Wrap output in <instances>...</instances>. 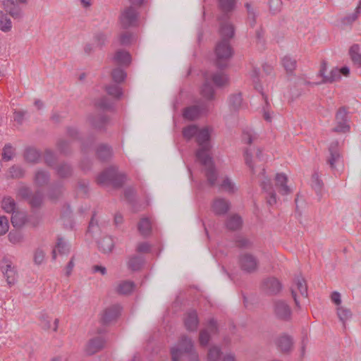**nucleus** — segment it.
Listing matches in <instances>:
<instances>
[{"instance_id": "3c124183", "label": "nucleus", "mask_w": 361, "mask_h": 361, "mask_svg": "<svg viewBox=\"0 0 361 361\" xmlns=\"http://www.w3.org/2000/svg\"><path fill=\"white\" fill-rule=\"evenodd\" d=\"M98 154L102 159H104L111 154V150L107 146H102L99 149Z\"/></svg>"}, {"instance_id": "7c9ffc66", "label": "nucleus", "mask_w": 361, "mask_h": 361, "mask_svg": "<svg viewBox=\"0 0 361 361\" xmlns=\"http://www.w3.org/2000/svg\"><path fill=\"white\" fill-rule=\"evenodd\" d=\"M68 250L69 248L68 247L66 242L63 240L60 239L59 240L56 247L53 250V257L56 258L57 252L59 253L66 254L68 252Z\"/></svg>"}, {"instance_id": "a211bd4d", "label": "nucleus", "mask_w": 361, "mask_h": 361, "mask_svg": "<svg viewBox=\"0 0 361 361\" xmlns=\"http://www.w3.org/2000/svg\"><path fill=\"white\" fill-rule=\"evenodd\" d=\"M212 208L215 214H222L228 211L229 205L228 202L224 199L217 198L212 202Z\"/></svg>"}, {"instance_id": "393cba45", "label": "nucleus", "mask_w": 361, "mask_h": 361, "mask_svg": "<svg viewBox=\"0 0 361 361\" xmlns=\"http://www.w3.org/2000/svg\"><path fill=\"white\" fill-rule=\"evenodd\" d=\"M201 113V110L199 107L194 106L187 108L183 114L185 118L188 120H193L197 118Z\"/></svg>"}, {"instance_id": "864d4df0", "label": "nucleus", "mask_w": 361, "mask_h": 361, "mask_svg": "<svg viewBox=\"0 0 361 361\" xmlns=\"http://www.w3.org/2000/svg\"><path fill=\"white\" fill-rule=\"evenodd\" d=\"M13 177L18 178L23 175V171L19 167H13L10 171Z\"/></svg>"}, {"instance_id": "2eb2a0df", "label": "nucleus", "mask_w": 361, "mask_h": 361, "mask_svg": "<svg viewBox=\"0 0 361 361\" xmlns=\"http://www.w3.org/2000/svg\"><path fill=\"white\" fill-rule=\"evenodd\" d=\"M274 311L277 317L286 319L290 316L289 307L283 301H277L274 303Z\"/></svg>"}, {"instance_id": "473e14b6", "label": "nucleus", "mask_w": 361, "mask_h": 361, "mask_svg": "<svg viewBox=\"0 0 361 361\" xmlns=\"http://www.w3.org/2000/svg\"><path fill=\"white\" fill-rule=\"evenodd\" d=\"M242 224L241 219L238 216H232L227 222V227L231 230H235L240 227Z\"/></svg>"}, {"instance_id": "0e129e2a", "label": "nucleus", "mask_w": 361, "mask_h": 361, "mask_svg": "<svg viewBox=\"0 0 361 361\" xmlns=\"http://www.w3.org/2000/svg\"><path fill=\"white\" fill-rule=\"evenodd\" d=\"M271 115H272V113L269 112V111L265 110L264 112L263 116L266 121L270 122V121H271V118H272Z\"/></svg>"}, {"instance_id": "f03ea898", "label": "nucleus", "mask_w": 361, "mask_h": 361, "mask_svg": "<svg viewBox=\"0 0 361 361\" xmlns=\"http://www.w3.org/2000/svg\"><path fill=\"white\" fill-rule=\"evenodd\" d=\"M219 32L222 40L217 44L215 52L218 66H224V62L230 59L233 54L228 39L233 36L234 29L228 20H221Z\"/></svg>"}, {"instance_id": "b1692460", "label": "nucleus", "mask_w": 361, "mask_h": 361, "mask_svg": "<svg viewBox=\"0 0 361 361\" xmlns=\"http://www.w3.org/2000/svg\"><path fill=\"white\" fill-rule=\"evenodd\" d=\"M99 249L104 253L110 252L114 247V242L111 238L105 237L99 243Z\"/></svg>"}, {"instance_id": "c9c22d12", "label": "nucleus", "mask_w": 361, "mask_h": 361, "mask_svg": "<svg viewBox=\"0 0 361 361\" xmlns=\"http://www.w3.org/2000/svg\"><path fill=\"white\" fill-rule=\"evenodd\" d=\"M340 153L337 150L330 151V157L328 159V162L331 168L336 167V164L340 161Z\"/></svg>"}, {"instance_id": "0eeeda50", "label": "nucleus", "mask_w": 361, "mask_h": 361, "mask_svg": "<svg viewBox=\"0 0 361 361\" xmlns=\"http://www.w3.org/2000/svg\"><path fill=\"white\" fill-rule=\"evenodd\" d=\"M212 80L216 86H223L228 82V78L223 73H217L213 75L211 78H206V82L203 85L201 92L204 97L207 99H212L214 97V90L209 84V80Z\"/></svg>"}, {"instance_id": "5fc2aeb1", "label": "nucleus", "mask_w": 361, "mask_h": 361, "mask_svg": "<svg viewBox=\"0 0 361 361\" xmlns=\"http://www.w3.org/2000/svg\"><path fill=\"white\" fill-rule=\"evenodd\" d=\"M281 4V0H270L269 1L270 8L274 11L277 10Z\"/></svg>"}, {"instance_id": "9d476101", "label": "nucleus", "mask_w": 361, "mask_h": 361, "mask_svg": "<svg viewBox=\"0 0 361 361\" xmlns=\"http://www.w3.org/2000/svg\"><path fill=\"white\" fill-rule=\"evenodd\" d=\"M337 126L335 127V131L339 133H345L350 130V126L346 119V111L345 109H340L336 116Z\"/></svg>"}, {"instance_id": "4c0bfd02", "label": "nucleus", "mask_w": 361, "mask_h": 361, "mask_svg": "<svg viewBox=\"0 0 361 361\" xmlns=\"http://www.w3.org/2000/svg\"><path fill=\"white\" fill-rule=\"evenodd\" d=\"M267 288L269 289L271 293H276L281 288V285L277 279H273L267 283Z\"/></svg>"}, {"instance_id": "de8ad7c7", "label": "nucleus", "mask_w": 361, "mask_h": 361, "mask_svg": "<svg viewBox=\"0 0 361 361\" xmlns=\"http://www.w3.org/2000/svg\"><path fill=\"white\" fill-rule=\"evenodd\" d=\"M48 180V176L44 171H38L35 176V180L38 184H43Z\"/></svg>"}, {"instance_id": "e2e57ef3", "label": "nucleus", "mask_w": 361, "mask_h": 361, "mask_svg": "<svg viewBox=\"0 0 361 361\" xmlns=\"http://www.w3.org/2000/svg\"><path fill=\"white\" fill-rule=\"evenodd\" d=\"M28 194H29V190L26 188H22L19 191V195H20L21 197H23L24 198L28 197Z\"/></svg>"}, {"instance_id": "37998d69", "label": "nucleus", "mask_w": 361, "mask_h": 361, "mask_svg": "<svg viewBox=\"0 0 361 361\" xmlns=\"http://www.w3.org/2000/svg\"><path fill=\"white\" fill-rule=\"evenodd\" d=\"M119 40L122 44H128L134 40V36L131 33L126 32L120 36Z\"/></svg>"}, {"instance_id": "cd10ccee", "label": "nucleus", "mask_w": 361, "mask_h": 361, "mask_svg": "<svg viewBox=\"0 0 361 361\" xmlns=\"http://www.w3.org/2000/svg\"><path fill=\"white\" fill-rule=\"evenodd\" d=\"M279 346L283 351H288L292 346V340L288 336H281L278 341Z\"/></svg>"}, {"instance_id": "bf43d9fd", "label": "nucleus", "mask_w": 361, "mask_h": 361, "mask_svg": "<svg viewBox=\"0 0 361 361\" xmlns=\"http://www.w3.org/2000/svg\"><path fill=\"white\" fill-rule=\"evenodd\" d=\"M69 171H70L69 166L67 165H64L59 169V173H60L61 176H66L67 172H68Z\"/></svg>"}, {"instance_id": "9b49d317", "label": "nucleus", "mask_w": 361, "mask_h": 361, "mask_svg": "<svg viewBox=\"0 0 361 361\" xmlns=\"http://www.w3.org/2000/svg\"><path fill=\"white\" fill-rule=\"evenodd\" d=\"M291 293L296 305H298L297 297L298 293H300L303 297L307 296V288L304 279L298 278L295 280L294 285L291 288Z\"/></svg>"}, {"instance_id": "a19ab883", "label": "nucleus", "mask_w": 361, "mask_h": 361, "mask_svg": "<svg viewBox=\"0 0 361 361\" xmlns=\"http://www.w3.org/2000/svg\"><path fill=\"white\" fill-rule=\"evenodd\" d=\"M45 258V252L42 249H37L34 253V262L37 264H41Z\"/></svg>"}, {"instance_id": "f257e3e1", "label": "nucleus", "mask_w": 361, "mask_h": 361, "mask_svg": "<svg viewBox=\"0 0 361 361\" xmlns=\"http://www.w3.org/2000/svg\"><path fill=\"white\" fill-rule=\"evenodd\" d=\"M184 137L190 139L195 137L199 148L197 151V159L209 167L211 166L210 149V130L207 127L198 128L196 126H189L183 130Z\"/></svg>"}, {"instance_id": "6e6d98bb", "label": "nucleus", "mask_w": 361, "mask_h": 361, "mask_svg": "<svg viewBox=\"0 0 361 361\" xmlns=\"http://www.w3.org/2000/svg\"><path fill=\"white\" fill-rule=\"evenodd\" d=\"M74 266H75V263H74L73 257V258L70 260V262H68V265H67V267H66V274H67L68 275H69V274L71 273V271H72V270H73V269Z\"/></svg>"}, {"instance_id": "8fccbe9b", "label": "nucleus", "mask_w": 361, "mask_h": 361, "mask_svg": "<svg viewBox=\"0 0 361 361\" xmlns=\"http://www.w3.org/2000/svg\"><path fill=\"white\" fill-rule=\"evenodd\" d=\"M250 78L252 79L253 80V82L255 83V88L256 90H257L259 92H262V88L260 85H258L257 83L259 80V77H258V73L256 70H254L252 71L250 73Z\"/></svg>"}, {"instance_id": "79ce46f5", "label": "nucleus", "mask_w": 361, "mask_h": 361, "mask_svg": "<svg viewBox=\"0 0 361 361\" xmlns=\"http://www.w3.org/2000/svg\"><path fill=\"white\" fill-rule=\"evenodd\" d=\"M9 228L8 220L4 216H0V235L7 233Z\"/></svg>"}, {"instance_id": "412c9836", "label": "nucleus", "mask_w": 361, "mask_h": 361, "mask_svg": "<svg viewBox=\"0 0 361 361\" xmlns=\"http://www.w3.org/2000/svg\"><path fill=\"white\" fill-rule=\"evenodd\" d=\"M26 221V216L23 212L16 211L13 212L11 223L14 227H20Z\"/></svg>"}, {"instance_id": "2f4dec72", "label": "nucleus", "mask_w": 361, "mask_h": 361, "mask_svg": "<svg viewBox=\"0 0 361 361\" xmlns=\"http://www.w3.org/2000/svg\"><path fill=\"white\" fill-rule=\"evenodd\" d=\"M138 228L143 235H147L151 230V222L149 219H142L139 223Z\"/></svg>"}, {"instance_id": "f8f14e48", "label": "nucleus", "mask_w": 361, "mask_h": 361, "mask_svg": "<svg viewBox=\"0 0 361 361\" xmlns=\"http://www.w3.org/2000/svg\"><path fill=\"white\" fill-rule=\"evenodd\" d=\"M216 332V323L212 321L207 329H203L200 333L199 341L201 345H206L212 336Z\"/></svg>"}, {"instance_id": "338daca9", "label": "nucleus", "mask_w": 361, "mask_h": 361, "mask_svg": "<svg viewBox=\"0 0 361 361\" xmlns=\"http://www.w3.org/2000/svg\"><path fill=\"white\" fill-rule=\"evenodd\" d=\"M80 2L85 8H88L92 5V0H80Z\"/></svg>"}, {"instance_id": "603ef678", "label": "nucleus", "mask_w": 361, "mask_h": 361, "mask_svg": "<svg viewBox=\"0 0 361 361\" xmlns=\"http://www.w3.org/2000/svg\"><path fill=\"white\" fill-rule=\"evenodd\" d=\"M331 299L334 303H335L338 307L340 306L341 303V295L338 292H334L332 293L331 295Z\"/></svg>"}, {"instance_id": "58836bf2", "label": "nucleus", "mask_w": 361, "mask_h": 361, "mask_svg": "<svg viewBox=\"0 0 361 361\" xmlns=\"http://www.w3.org/2000/svg\"><path fill=\"white\" fill-rule=\"evenodd\" d=\"M126 74L120 69L116 68L112 72V78L116 82H121L124 80Z\"/></svg>"}, {"instance_id": "1a4fd4ad", "label": "nucleus", "mask_w": 361, "mask_h": 361, "mask_svg": "<svg viewBox=\"0 0 361 361\" xmlns=\"http://www.w3.org/2000/svg\"><path fill=\"white\" fill-rule=\"evenodd\" d=\"M22 16L20 9L10 10L8 13L0 10V31L4 33L11 32L13 30V22L11 17L18 18Z\"/></svg>"}, {"instance_id": "4d7b16f0", "label": "nucleus", "mask_w": 361, "mask_h": 361, "mask_svg": "<svg viewBox=\"0 0 361 361\" xmlns=\"http://www.w3.org/2000/svg\"><path fill=\"white\" fill-rule=\"evenodd\" d=\"M93 269H94V271L99 272L102 275H104L106 273V268L104 267H102V266L96 265V266H94L93 267Z\"/></svg>"}, {"instance_id": "c85d7f7f", "label": "nucleus", "mask_w": 361, "mask_h": 361, "mask_svg": "<svg viewBox=\"0 0 361 361\" xmlns=\"http://www.w3.org/2000/svg\"><path fill=\"white\" fill-rule=\"evenodd\" d=\"M2 209L8 213L14 212L16 208V204L14 200L11 197H5L2 200L1 204Z\"/></svg>"}, {"instance_id": "39448f33", "label": "nucleus", "mask_w": 361, "mask_h": 361, "mask_svg": "<svg viewBox=\"0 0 361 361\" xmlns=\"http://www.w3.org/2000/svg\"><path fill=\"white\" fill-rule=\"evenodd\" d=\"M245 159L253 174L256 173H258V175L264 174V170L262 166L267 158L261 149L247 150L245 154Z\"/></svg>"}, {"instance_id": "c756f323", "label": "nucleus", "mask_w": 361, "mask_h": 361, "mask_svg": "<svg viewBox=\"0 0 361 361\" xmlns=\"http://www.w3.org/2000/svg\"><path fill=\"white\" fill-rule=\"evenodd\" d=\"M336 312L339 319L343 322V325H345V322L351 317L350 310L339 306L337 307Z\"/></svg>"}, {"instance_id": "69168bd1", "label": "nucleus", "mask_w": 361, "mask_h": 361, "mask_svg": "<svg viewBox=\"0 0 361 361\" xmlns=\"http://www.w3.org/2000/svg\"><path fill=\"white\" fill-rule=\"evenodd\" d=\"M138 250L140 252H147L149 250V245L147 244H142L138 246Z\"/></svg>"}, {"instance_id": "774afa93", "label": "nucleus", "mask_w": 361, "mask_h": 361, "mask_svg": "<svg viewBox=\"0 0 361 361\" xmlns=\"http://www.w3.org/2000/svg\"><path fill=\"white\" fill-rule=\"evenodd\" d=\"M30 202L32 205L37 206L39 204V200H35V198H32L30 200Z\"/></svg>"}, {"instance_id": "dca6fc26", "label": "nucleus", "mask_w": 361, "mask_h": 361, "mask_svg": "<svg viewBox=\"0 0 361 361\" xmlns=\"http://www.w3.org/2000/svg\"><path fill=\"white\" fill-rule=\"evenodd\" d=\"M58 319H53L48 315H42L40 318V325L46 330L56 331L59 327Z\"/></svg>"}, {"instance_id": "a18cd8bd", "label": "nucleus", "mask_w": 361, "mask_h": 361, "mask_svg": "<svg viewBox=\"0 0 361 361\" xmlns=\"http://www.w3.org/2000/svg\"><path fill=\"white\" fill-rule=\"evenodd\" d=\"M230 104L233 109H236L241 105L242 97L240 94H236L232 96L229 99Z\"/></svg>"}, {"instance_id": "f704fd0d", "label": "nucleus", "mask_w": 361, "mask_h": 361, "mask_svg": "<svg viewBox=\"0 0 361 361\" xmlns=\"http://www.w3.org/2000/svg\"><path fill=\"white\" fill-rule=\"evenodd\" d=\"M14 154H15V150L12 147V146L7 145L3 149L2 159L4 161H9L13 158V157L14 156Z\"/></svg>"}, {"instance_id": "680f3d73", "label": "nucleus", "mask_w": 361, "mask_h": 361, "mask_svg": "<svg viewBox=\"0 0 361 361\" xmlns=\"http://www.w3.org/2000/svg\"><path fill=\"white\" fill-rule=\"evenodd\" d=\"M1 2L4 8H8L9 6L14 4L13 0H1Z\"/></svg>"}, {"instance_id": "052dcab7", "label": "nucleus", "mask_w": 361, "mask_h": 361, "mask_svg": "<svg viewBox=\"0 0 361 361\" xmlns=\"http://www.w3.org/2000/svg\"><path fill=\"white\" fill-rule=\"evenodd\" d=\"M245 7L250 16H254L255 14V8L252 6V4L247 3L245 4Z\"/></svg>"}, {"instance_id": "6e6552de", "label": "nucleus", "mask_w": 361, "mask_h": 361, "mask_svg": "<svg viewBox=\"0 0 361 361\" xmlns=\"http://www.w3.org/2000/svg\"><path fill=\"white\" fill-rule=\"evenodd\" d=\"M326 71V66L325 63L322 64L321 68L319 70V74L322 76L323 80L322 82H335L338 81L341 79V75L345 77H348L350 74V69L347 66H343L341 68H334L331 69L329 75H325V72Z\"/></svg>"}, {"instance_id": "ea45409f", "label": "nucleus", "mask_w": 361, "mask_h": 361, "mask_svg": "<svg viewBox=\"0 0 361 361\" xmlns=\"http://www.w3.org/2000/svg\"><path fill=\"white\" fill-rule=\"evenodd\" d=\"M219 4L224 11H230L234 8L235 0H219Z\"/></svg>"}, {"instance_id": "13d9d810", "label": "nucleus", "mask_w": 361, "mask_h": 361, "mask_svg": "<svg viewBox=\"0 0 361 361\" xmlns=\"http://www.w3.org/2000/svg\"><path fill=\"white\" fill-rule=\"evenodd\" d=\"M223 361H237L235 357L232 353H227L223 357Z\"/></svg>"}, {"instance_id": "09e8293b", "label": "nucleus", "mask_w": 361, "mask_h": 361, "mask_svg": "<svg viewBox=\"0 0 361 361\" xmlns=\"http://www.w3.org/2000/svg\"><path fill=\"white\" fill-rule=\"evenodd\" d=\"M111 179V175L109 171H104L100 174L97 178V181L99 183H107Z\"/></svg>"}, {"instance_id": "a878e982", "label": "nucleus", "mask_w": 361, "mask_h": 361, "mask_svg": "<svg viewBox=\"0 0 361 361\" xmlns=\"http://www.w3.org/2000/svg\"><path fill=\"white\" fill-rule=\"evenodd\" d=\"M134 284L130 281H123L117 286V291L121 294H128L133 290Z\"/></svg>"}, {"instance_id": "aec40b11", "label": "nucleus", "mask_w": 361, "mask_h": 361, "mask_svg": "<svg viewBox=\"0 0 361 361\" xmlns=\"http://www.w3.org/2000/svg\"><path fill=\"white\" fill-rule=\"evenodd\" d=\"M349 54L350 56V59L354 64L361 66V49L359 45L354 44L353 45L350 50Z\"/></svg>"}, {"instance_id": "4be33fe9", "label": "nucleus", "mask_w": 361, "mask_h": 361, "mask_svg": "<svg viewBox=\"0 0 361 361\" xmlns=\"http://www.w3.org/2000/svg\"><path fill=\"white\" fill-rule=\"evenodd\" d=\"M104 342L101 338L92 340L87 346V351L90 354H94L104 346Z\"/></svg>"}, {"instance_id": "6ab92c4d", "label": "nucleus", "mask_w": 361, "mask_h": 361, "mask_svg": "<svg viewBox=\"0 0 361 361\" xmlns=\"http://www.w3.org/2000/svg\"><path fill=\"white\" fill-rule=\"evenodd\" d=\"M2 271L9 285H13L16 281V273L11 264H6L2 267Z\"/></svg>"}, {"instance_id": "ddd939ff", "label": "nucleus", "mask_w": 361, "mask_h": 361, "mask_svg": "<svg viewBox=\"0 0 361 361\" xmlns=\"http://www.w3.org/2000/svg\"><path fill=\"white\" fill-rule=\"evenodd\" d=\"M241 267L246 271L251 272L257 267V261L254 256L250 254L243 255L240 259Z\"/></svg>"}, {"instance_id": "7ed1b4c3", "label": "nucleus", "mask_w": 361, "mask_h": 361, "mask_svg": "<svg viewBox=\"0 0 361 361\" xmlns=\"http://www.w3.org/2000/svg\"><path fill=\"white\" fill-rule=\"evenodd\" d=\"M275 184L274 188L269 184V180L263 181L262 185L263 189L267 190L270 197L268 199V203L269 204H274L276 202V199L274 192H278L282 195H286L291 192L290 187L288 185V177L284 173H277L275 176Z\"/></svg>"}, {"instance_id": "423d86ee", "label": "nucleus", "mask_w": 361, "mask_h": 361, "mask_svg": "<svg viewBox=\"0 0 361 361\" xmlns=\"http://www.w3.org/2000/svg\"><path fill=\"white\" fill-rule=\"evenodd\" d=\"M206 171V176L207 177L208 181L212 185L217 184L220 186V188L228 192H232L235 189L234 183L228 178H220L217 180V175L214 169L212 160L211 159V166L210 167L203 164Z\"/></svg>"}, {"instance_id": "e433bc0d", "label": "nucleus", "mask_w": 361, "mask_h": 361, "mask_svg": "<svg viewBox=\"0 0 361 361\" xmlns=\"http://www.w3.org/2000/svg\"><path fill=\"white\" fill-rule=\"evenodd\" d=\"M39 154L38 152L33 149H27L25 153V159L30 162H35L38 160Z\"/></svg>"}, {"instance_id": "72a5a7b5", "label": "nucleus", "mask_w": 361, "mask_h": 361, "mask_svg": "<svg viewBox=\"0 0 361 361\" xmlns=\"http://www.w3.org/2000/svg\"><path fill=\"white\" fill-rule=\"evenodd\" d=\"M282 64L287 71L291 72L295 67V61L289 56H285L282 59Z\"/></svg>"}, {"instance_id": "c03bdc74", "label": "nucleus", "mask_w": 361, "mask_h": 361, "mask_svg": "<svg viewBox=\"0 0 361 361\" xmlns=\"http://www.w3.org/2000/svg\"><path fill=\"white\" fill-rule=\"evenodd\" d=\"M8 239L13 244H17L22 240L23 236L19 232L13 231L8 234Z\"/></svg>"}, {"instance_id": "bb28decb", "label": "nucleus", "mask_w": 361, "mask_h": 361, "mask_svg": "<svg viewBox=\"0 0 361 361\" xmlns=\"http://www.w3.org/2000/svg\"><path fill=\"white\" fill-rule=\"evenodd\" d=\"M221 355V350L217 346H212L209 348L207 358V361H218Z\"/></svg>"}, {"instance_id": "f3484780", "label": "nucleus", "mask_w": 361, "mask_h": 361, "mask_svg": "<svg viewBox=\"0 0 361 361\" xmlns=\"http://www.w3.org/2000/svg\"><path fill=\"white\" fill-rule=\"evenodd\" d=\"M198 322L199 321L195 311H191L186 314L184 323L188 331H195L197 329Z\"/></svg>"}, {"instance_id": "5701e85b", "label": "nucleus", "mask_w": 361, "mask_h": 361, "mask_svg": "<svg viewBox=\"0 0 361 361\" xmlns=\"http://www.w3.org/2000/svg\"><path fill=\"white\" fill-rule=\"evenodd\" d=\"M114 60L119 64L128 65L130 63L131 58L128 52L124 51H118L114 56Z\"/></svg>"}, {"instance_id": "49530a36", "label": "nucleus", "mask_w": 361, "mask_h": 361, "mask_svg": "<svg viewBox=\"0 0 361 361\" xmlns=\"http://www.w3.org/2000/svg\"><path fill=\"white\" fill-rule=\"evenodd\" d=\"M107 92L110 95L116 98L119 97L122 94L121 90L118 85H114L107 87Z\"/></svg>"}, {"instance_id": "20e7f679", "label": "nucleus", "mask_w": 361, "mask_h": 361, "mask_svg": "<svg viewBox=\"0 0 361 361\" xmlns=\"http://www.w3.org/2000/svg\"><path fill=\"white\" fill-rule=\"evenodd\" d=\"M192 350V340L188 338H183L176 345L171 348V353L173 361H180L186 354H188L189 361H198V355Z\"/></svg>"}, {"instance_id": "4468645a", "label": "nucleus", "mask_w": 361, "mask_h": 361, "mask_svg": "<svg viewBox=\"0 0 361 361\" xmlns=\"http://www.w3.org/2000/svg\"><path fill=\"white\" fill-rule=\"evenodd\" d=\"M137 18L135 11L133 8L125 9L121 16L120 20L125 27L134 25Z\"/></svg>"}]
</instances>
